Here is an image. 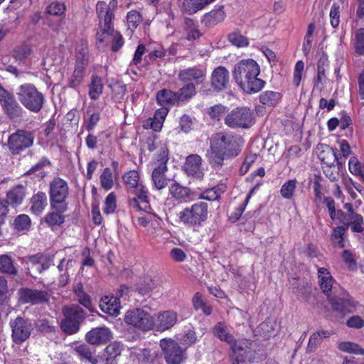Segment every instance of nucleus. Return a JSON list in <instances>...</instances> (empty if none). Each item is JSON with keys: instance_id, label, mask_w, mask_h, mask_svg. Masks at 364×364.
Here are the masks:
<instances>
[{"instance_id": "nucleus-1", "label": "nucleus", "mask_w": 364, "mask_h": 364, "mask_svg": "<svg viewBox=\"0 0 364 364\" xmlns=\"http://www.w3.org/2000/svg\"><path fill=\"white\" fill-rule=\"evenodd\" d=\"M260 68L253 59L242 60L234 68L232 75L237 85L247 93L259 92L265 82L259 78Z\"/></svg>"}, {"instance_id": "nucleus-2", "label": "nucleus", "mask_w": 364, "mask_h": 364, "mask_svg": "<svg viewBox=\"0 0 364 364\" xmlns=\"http://www.w3.org/2000/svg\"><path fill=\"white\" fill-rule=\"evenodd\" d=\"M16 94L20 103L30 112L38 113L43 109L46 102L45 96L33 84L24 83L19 85Z\"/></svg>"}, {"instance_id": "nucleus-3", "label": "nucleus", "mask_w": 364, "mask_h": 364, "mask_svg": "<svg viewBox=\"0 0 364 364\" xmlns=\"http://www.w3.org/2000/svg\"><path fill=\"white\" fill-rule=\"evenodd\" d=\"M208 218L207 203L199 201L183 209L178 213V220L185 226L192 228L201 227Z\"/></svg>"}, {"instance_id": "nucleus-4", "label": "nucleus", "mask_w": 364, "mask_h": 364, "mask_svg": "<svg viewBox=\"0 0 364 364\" xmlns=\"http://www.w3.org/2000/svg\"><path fill=\"white\" fill-rule=\"evenodd\" d=\"M124 322L142 332L153 330L155 327V319L147 311L135 308L128 310L124 318Z\"/></svg>"}, {"instance_id": "nucleus-5", "label": "nucleus", "mask_w": 364, "mask_h": 364, "mask_svg": "<svg viewBox=\"0 0 364 364\" xmlns=\"http://www.w3.org/2000/svg\"><path fill=\"white\" fill-rule=\"evenodd\" d=\"M65 318L61 321L60 328L68 335L77 333L80 323L85 318V312L78 305L73 304L63 309Z\"/></svg>"}, {"instance_id": "nucleus-6", "label": "nucleus", "mask_w": 364, "mask_h": 364, "mask_svg": "<svg viewBox=\"0 0 364 364\" xmlns=\"http://www.w3.org/2000/svg\"><path fill=\"white\" fill-rule=\"evenodd\" d=\"M97 16L99 21L98 28L96 34L98 42H104L103 35H107L113 32L114 14L103 1H98L96 5Z\"/></svg>"}, {"instance_id": "nucleus-7", "label": "nucleus", "mask_w": 364, "mask_h": 364, "mask_svg": "<svg viewBox=\"0 0 364 364\" xmlns=\"http://www.w3.org/2000/svg\"><path fill=\"white\" fill-rule=\"evenodd\" d=\"M69 194L68 183L60 178H55L50 183V208L67 210L66 199Z\"/></svg>"}, {"instance_id": "nucleus-8", "label": "nucleus", "mask_w": 364, "mask_h": 364, "mask_svg": "<svg viewBox=\"0 0 364 364\" xmlns=\"http://www.w3.org/2000/svg\"><path fill=\"white\" fill-rule=\"evenodd\" d=\"M225 124L232 129H249L255 124V115L247 107H236L227 114Z\"/></svg>"}, {"instance_id": "nucleus-9", "label": "nucleus", "mask_w": 364, "mask_h": 364, "mask_svg": "<svg viewBox=\"0 0 364 364\" xmlns=\"http://www.w3.org/2000/svg\"><path fill=\"white\" fill-rule=\"evenodd\" d=\"M169 159L168 149L166 146L161 148L160 153L157 157V166L153 170L151 181L155 189L160 191L164 189L168 184L170 180L166 177V173L168 171L167 162Z\"/></svg>"}, {"instance_id": "nucleus-10", "label": "nucleus", "mask_w": 364, "mask_h": 364, "mask_svg": "<svg viewBox=\"0 0 364 364\" xmlns=\"http://www.w3.org/2000/svg\"><path fill=\"white\" fill-rule=\"evenodd\" d=\"M159 346L168 364H182L187 358L186 350L172 338L161 339Z\"/></svg>"}, {"instance_id": "nucleus-11", "label": "nucleus", "mask_w": 364, "mask_h": 364, "mask_svg": "<svg viewBox=\"0 0 364 364\" xmlns=\"http://www.w3.org/2000/svg\"><path fill=\"white\" fill-rule=\"evenodd\" d=\"M34 134L32 132L18 129L8 139V147L13 154H18L33 144Z\"/></svg>"}, {"instance_id": "nucleus-12", "label": "nucleus", "mask_w": 364, "mask_h": 364, "mask_svg": "<svg viewBox=\"0 0 364 364\" xmlns=\"http://www.w3.org/2000/svg\"><path fill=\"white\" fill-rule=\"evenodd\" d=\"M11 338L16 344H21L29 338L33 331L31 321L25 317L18 316L11 320Z\"/></svg>"}, {"instance_id": "nucleus-13", "label": "nucleus", "mask_w": 364, "mask_h": 364, "mask_svg": "<svg viewBox=\"0 0 364 364\" xmlns=\"http://www.w3.org/2000/svg\"><path fill=\"white\" fill-rule=\"evenodd\" d=\"M210 144L229 158L237 156L241 151L235 138L231 134L218 133Z\"/></svg>"}, {"instance_id": "nucleus-14", "label": "nucleus", "mask_w": 364, "mask_h": 364, "mask_svg": "<svg viewBox=\"0 0 364 364\" xmlns=\"http://www.w3.org/2000/svg\"><path fill=\"white\" fill-rule=\"evenodd\" d=\"M17 295L18 302L22 304L40 305L49 301V295L46 291L21 287Z\"/></svg>"}, {"instance_id": "nucleus-15", "label": "nucleus", "mask_w": 364, "mask_h": 364, "mask_svg": "<svg viewBox=\"0 0 364 364\" xmlns=\"http://www.w3.org/2000/svg\"><path fill=\"white\" fill-rule=\"evenodd\" d=\"M252 343L247 339H240V342L231 348L232 364H250L254 359V352L250 350Z\"/></svg>"}, {"instance_id": "nucleus-16", "label": "nucleus", "mask_w": 364, "mask_h": 364, "mask_svg": "<svg viewBox=\"0 0 364 364\" xmlns=\"http://www.w3.org/2000/svg\"><path fill=\"white\" fill-rule=\"evenodd\" d=\"M0 103L4 112L11 119H16L23 116V107L16 101L14 96L4 89L0 94Z\"/></svg>"}, {"instance_id": "nucleus-17", "label": "nucleus", "mask_w": 364, "mask_h": 364, "mask_svg": "<svg viewBox=\"0 0 364 364\" xmlns=\"http://www.w3.org/2000/svg\"><path fill=\"white\" fill-rule=\"evenodd\" d=\"M210 85L217 92L228 89L230 85V73L224 66L220 65L213 70L210 77Z\"/></svg>"}, {"instance_id": "nucleus-18", "label": "nucleus", "mask_w": 364, "mask_h": 364, "mask_svg": "<svg viewBox=\"0 0 364 364\" xmlns=\"http://www.w3.org/2000/svg\"><path fill=\"white\" fill-rule=\"evenodd\" d=\"M112 332L105 326L94 328L85 335L86 341L91 345L99 346L105 344L112 338Z\"/></svg>"}, {"instance_id": "nucleus-19", "label": "nucleus", "mask_w": 364, "mask_h": 364, "mask_svg": "<svg viewBox=\"0 0 364 364\" xmlns=\"http://www.w3.org/2000/svg\"><path fill=\"white\" fill-rule=\"evenodd\" d=\"M134 193L136 197L129 200L130 207L145 212L149 211L151 207L149 205L147 188L141 184L134 188Z\"/></svg>"}, {"instance_id": "nucleus-20", "label": "nucleus", "mask_w": 364, "mask_h": 364, "mask_svg": "<svg viewBox=\"0 0 364 364\" xmlns=\"http://www.w3.org/2000/svg\"><path fill=\"white\" fill-rule=\"evenodd\" d=\"M30 266L28 269L34 274H41L53 264V259L41 253L31 255L28 257Z\"/></svg>"}, {"instance_id": "nucleus-21", "label": "nucleus", "mask_w": 364, "mask_h": 364, "mask_svg": "<svg viewBox=\"0 0 364 364\" xmlns=\"http://www.w3.org/2000/svg\"><path fill=\"white\" fill-rule=\"evenodd\" d=\"M202 159L198 154H191L186 157L184 164L186 173L193 178L201 179L203 172L201 167Z\"/></svg>"}, {"instance_id": "nucleus-22", "label": "nucleus", "mask_w": 364, "mask_h": 364, "mask_svg": "<svg viewBox=\"0 0 364 364\" xmlns=\"http://www.w3.org/2000/svg\"><path fill=\"white\" fill-rule=\"evenodd\" d=\"M318 157L323 166H332L335 162H337L338 165H342L341 157H339L336 151L329 146L321 144L318 147Z\"/></svg>"}, {"instance_id": "nucleus-23", "label": "nucleus", "mask_w": 364, "mask_h": 364, "mask_svg": "<svg viewBox=\"0 0 364 364\" xmlns=\"http://www.w3.org/2000/svg\"><path fill=\"white\" fill-rule=\"evenodd\" d=\"M205 75V69L195 66L181 70L178 73V79L182 82L194 80L197 83H201L204 80Z\"/></svg>"}, {"instance_id": "nucleus-24", "label": "nucleus", "mask_w": 364, "mask_h": 364, "mask_svg": "<svg viewBox=\"0 0 364 364\" xmlns=\"http://www.w3.org/2000/svg\"><path fill=\"white\" fill-rule=\"evenodd\" d=\"M213 333L218 339L226 342L230 346V349L240 342V339L236 340L230 333L228 327L224 323H217L213 328Z\"/></svg>"}, {"instance_id": "nucleus-25", "label": "nucleus", "mask_w": 364, "mask_h": 364, "mask_svg": "<svg viewBox=\"0 0 364 364\" xmlns=\"http://www.w3.org/2000/svg\"><path fill=\"white\" fill-rule=\"evenodd\" d=\"M100 308L105 313L117 316L119 314L120 302L117 296H105L100 300Z\"/></svg>"}, {"instance_id": "nucleus-26", "label": "nucleus", "mask_w": 364, "mask_h": 364, "mask_svg": "<svg viewBox=\"0 0 364 364\" xmlns=\"http://www.w3.org/2000/svg\"><path fill=\"white\" fill-rule=\"evenodd\" d=\"M329 301L334 310L343 314L353 312L356 306L355 302L351 297H329Z\"/></svg>"}, {"instance_id": "nucleus-27", "label": "nucleus", "mask_w": 364, "mask_h": 364, "mask_svg": "<svg viewBox=\"0 0 364 364\" xmlns=\"http://www.w3.org/2000/svg\"><path fill=\"white\" fill-rule=\"evenodd\" d=\"M177 321V314L173 311H165L159 314L155 326L159 331L171 328Z\"/></svg>"}, {"instance_id": "nucleus-28", "label": "nucleus", "mask_w": 364, "mask_h": 364, "mask_svg": "<svg viewBox=\"0 0 364 364\" xmlns=\"http://www.w3.org/2000/svg\"><path fill=\"white\" fill-rule=\"evenodd\" d=\"M225 16L224 6H220L206 13L203 17L202 23L206 27H213L218 23L222 22L225 19Z\"/></svg>"}, {"instance_id": "nucleus-29", "label": "nucleus", "mask_w": 364, "mask_h": 364, "mask_svg": "<svg viewBox=\"0 0 364 364\" xmlns=\"http://www.w3.org/2000/svg\"><path fill=\"white\" fill-rule=\"evenodd\" d=\"M48 205V198L45 193L38 191L30 199V211L36 215H41Z\"/></svg>"}, {"instance_id": "nucleus-30", "label": "nucleus", "mask_w": 364, "mask_h": 364, "mask_svg": "<svg viewBox=\"0 0 364 364\" xmlns=\"http://www.w3.org/2000/svg\"><path fill=\"white\" fill-rule=\"evenodd\" d=\"M318 278L320 289L325 294L328 296V298L331 297L329 296V293L333 289V284L335 281L333 279L330 272L324 267L318 268Z\"/></svg>"}, {"instance_id": "nucleus-31", "label": "nucleus", "mask_w": 364, "mask_h": 364, "mask_svg": "<svg viewBox=\"0 0 364 364\" xmlns=\"http://www.w3.org/2000/svg\"><path fill=\"white\" fill-rule=\"evenodd\" d=\"M123 346L119 342L109 343L104 350L102 358L105 364H115L116 358L120 355Z\"/></svg>"}, {"instance_id": "nucleus-32", "label": "nucleus", "mask_w": 364, "mask_h": 364, "mask_svg": "<svg viewBox=\"0 0 364 364\" xmlns=\"http://www.w3.org/2000/svg\"><path fill=\"white\" fill-rule=\"evenodd\" d=\"M26 188L22 185H17L11 188L6 194L7 202L12 207L21 205L26 197Z\"/></svg>"}, {"instance_id": "nucleus-33", "label": "nucleus", "mask_w": 364, "mask_h": 364, "mask_svg": "<svg viewBox=\"0 0 364 364\" xmlns=\"http://www.w3.org/2000/svg\"><path fill=\"white\" fill-rule=\"evenodd\" d=\"M52 211L47 213L44 217V222L53 230H56L65 222L64 213L66 210L51 208Z\"/></svg>"}, {"instance_id": "nucleus-34", "label": "nucleus", "mask_w": 364, "mask_h": 364, "mask_svg": "<svg viewBox=\"0 0 364 364\" xmlns=\"http://www.w3.org/2000/svg\"><path fill=\"white\" fill-rule=\"evenodd\" d=\"M207 157L210 164L214 168H221L224 164V161L229 159L224 153L218 149L210 144V150L207 152Z\"/></svg>"}, {"instance_id": "nucleus-35", "label": "nucleus", "mask_w": 364, "mask_h": 364, "mask_svg": "<svg viewBox=\"0 0 364 364\" xmlns=\"http://www.w3.org/2000/svg\"><path fill=\"white\" fill-rule=\"evenodd\" d=\"M156 100L158 103L162 106L169 105H173L179 102L177 97V92L167 89H163L157 92Z\"/></svg>"}, {"instance_id": "nucleus-36", "label": "nucleus", "mask_w": 364, "mask_h": 364, "mask_svg": "<svg viewBox=\"0 0 364 364\" xmlns=\"http://www.w3.org/2000/svg\"><path fill=\"white\" fill-rule=\"evenodd\" d=\"M214 0H183L182 9L188 14H193L203 9Z\"/></svg>"}, {"instance_id": "nucleus-37", "label": "nucleus", "mask_w": 364, "mask_h": 364, "mask_svg": "<svg viewBox=\"0 0 364 364\" xmlns=\"http://www.w3.org/2000/svg\"><path fill=\"white\" fill-rule=\"evenodd\" d=\"M0 272L1 273L15 277L18 274L17 268L14 264V260L8 255L0 256Z\"/></svg>"}, {"instance_id": "nucleus-38", "label": "nucleus", "mask_w": 364, "mask_h": 364, "mask_svg": "<svg viewBox=\"0 0 364 364\" xmlns=\"http://www.w3.org/2000/svg\"><path fill=\"white\" fill-rule=\"evenodd\" d=\"M104 85L100 77L92 75L89 85V96L91 100H97L102 93Z\"/></svg>"}, {"instance_id": "nucleus-39", "label": "nucleus", "mask_w": 364, "mask_h": 364, "mask_svg": "<svg viewBox=\"0 0 364 364\" xmlns=\"http://www.w3.org/2000/svg\"><path fill=\"white\" fill-rule=\"evenodd\" d=\"M169 193L176 200H186L191 194V190L182 186L179 183L174 181L169 186Z\"/></svg>"}, {"instance_id": "nucleus-40", "label": "nucleus", "mask_w": 364, "mask_h": 364, "mask_svg": "<svg viewBox=\"0 0 364 364\" xmlns=\"http://www.w3.org/2000/svg\"><path fill=\"white\" fill-rule=\"evenodd\" d=\"M74 350L82 360H85L92 364H96L97 360L94 357L95 350L91 348L86 344H80L74 348Z\"/></svg>"}, {"instance_id": "nucleus-41", "label": "nucleus", "mask_w": 364, "mask_h": 364, "mask_svg": "<svg viewBox=\"0 0 364 364\" xmlns=\"http://www.w3.org/2000/svg\"><path fill=\"white\" fill-rule=\"evenodd\" d=\"M331 335V333L328 331H321L313 333L309 340V343L306 347V352L312 353L314 352L318 346L321 345L323 341V338H328Z\"/></svg>"}, {"instance_id": "nucleus-42", "label": "nucleus", "mask_w": 364, "mask_h": 364, "mask_svg": "<svg viewBox=\"0 0 364 364\" xmlns=\"http://www.w3.org/2000/svg\"><path fill=\"white\" fill-rule=\"evenodd\" d=\"M282 98L280 92L267 90L262 92L259 97V102L267 106H276Z\"/></svg>"}, {"instance_id": "nucleus-43", "label": "nucleus", "mask_w": 364, "mask_h": 364, "mask_svg": "<svg viewBox=\"0 0 364 364\" xmlns=\"http://www.w3.org/2000/svg\"><path fill=\"white\" fill-rule=\"evenodd\" d=\"M225 191V186L224 185L217 186L212 188L205 190L200 193L198 198L199 199L209 201L219 200L221 193H224Z\"/></svg>"}, {"instance_id": "nucleus-44", "label": "nucleus", "mask_w": 364, "mask_h": 364, "mask_svg": "<svg viewBox=\"0 0 364 364\" xmlns=\"http://www.w3.org/2000/svg\"><path fill=\"white\" fill-rule=\"evenodd\" d=\"M85 73V68L79 67V65H75V70L70 77L68 79V85L73 88L78 87L84 80Z\"/></svg>"}, {"instance_id": "nucleus-45", "label": "nucleus", "mask_w": 364, "mask_h": 364, "mask_svg": "<svg viewBox=\"0 0 364 364\" xmlns=\"http://www.w3.org/2000/svg\"><path fill=\"white\" fill-rule=\"evenodd\" d=\"M88 49L86 45L82 44L76 48L75 65L86 68L88 65Z\"/></svg>"}, {"instance_id": "nucleus-46", "label": "nucleus", "mask_w": 364, "mask_h": 364, "mask_svg": "<svg viewBox=\"0 0 364 364\" xmlns=\"http://www.w3.org/2000/svg\"><path fill=\"white\" fill-rule=\"evenodd\" d=\"M102 37L105 38V41L100 42V43H107L110 39L112 41L111 49L114 52L118 51L124 44L123 38L122 35L119 32L115 31L114 28L113 32H112V33L103 35Z\"/></svg>"}, {"instance_id": "nucleus-47", "label": "nucleus", "mask_w": 364, "mask_h": 364, "mask_svg": "<svg viewBox=\"0 0 364 364\" xmlns=\"http://www.w3.org/2000/svg\"><path fill=\"white\" fill-rule=\"evenodd\" d=\"M196 94V87L193 83L188 82L183 86L178 92V102H185L192 98Z\"/></svg>"}, {"instance_id": "nucleus-48", "label": "nucleus", "mask_w": 364, "mask_h": 364, "mask_svg": "<svg viewBox=\"0 0 364 364\" xmlns=\"http://www.w3.org/2000/svg\"><path fill=\"white\" fill-rule=\"evenodd\" d=\"M347 230L348 226H338L333 230L331 233V241L340 248H343L345 246L343 236Z\"/></svg>"}, {"instance_id": "nucleus-49", "label": "nucleus", "mask_w": 364, "mask_h": 364, "mask_svg": "<svg viewBox=\"0 0 364 364\" xmlns=\"http://www.w3.org/2000/svg\"><path fill=\"white\" fill-rule=\"evenodd\" d=\"M297 181L296 178L286 181L281 187L280 194L285 199H291L296 188Z\"/></svg>"}, {"instance_id": "nucleus-50", "label": "nucleus", "mask_w": 364, "mask_h": 364, "mask_svg": "<svg viewBox=\"0 0 364 364\" xmlns=\"http://www.w3.org/2000/svg\"><path fill=\"white\" fill-rule=\"evenodd\" d=\"M354 48L358 55H364V28L357 29L354 33Z\"/></svg>"}, {"instance_id": "nucleus-51", "label": "nucleus", "mask_w": 364, "mask_h": 364, "mask_svg": "<svg viewBox=\"0 0 364 364\" xmlns=\"http://www.w3.org/2000/svg\"><path fill=\"white\" fill-rule=\"evenodd\" d=\"M122 179L124 184L130 188H135L141 185V183H139V173L135 170L129 171L124 173Z\"/></svg>"}, {"instance_id": "nucleus-52", "label": "nucleus", "mask_w": 364, "mask_h": 364, "mask_svg": "<svg viewBox=\"0 0 364 364\" xmlns=\"http://www.w3.org/2000/svg\"><path fill=\"white\" fill-rule=\"evenodd\" d=\"M349 171L364 182V166L355 158L351 157L348 162Z\"/></svg>"}, {"instance_id": "nucleus-53", "label": "nucleus", "mask_w": 364, "mask_h": 364, "mask_svg": "<svg viewBox=\"0 0 364 364\" xmlns=\"http://www.w3.org/2000/svg\"><path fill=\"white\" fill-rule=\"evenodd\" d=\"M156 287V283L150 278L144 279L137 284V291L141 295H147Z\"/></svg>"}, {"instance_id": "nucleus-54", "label": "nucleus", "mask_w": 364, "mask_h": 364, "mask_svg": "<svg viewBox=\"0 0 364 364\" xmlns=\"http://www.w3.org/2000/svg\"><path fill=\"white\" fill-rule=\"evenodd\" d=\"M142 21L141 14L135 10H132L127 15L128 28L133 31Z\"/></svg>"}, {"instance_id": "nucleus-55", "label": "nucleus", "mask_w": 364, "mask_h": 364, "mask_svg": "<svg viewBox=\"0 0 364 364\" xmlns=\"http://www.w3.org/2000/svg\"><path fill=\"white\" fill-rule=\"evenodd\" d=\"M87 117L84 119V126L87 131H92L100 119V114L98 112H94L90 114L87 112Z\"/></svg>"}, {"instance_id": "nucleus-56", "label": "nucleus", "mask_w": 364, "mask_h": 364, "mask_svg": "<svg viewBox=\"0 0 364 364\" xmlns=\"http://www.w3.org/2000/svg\"><path fill=\"white\" fill-rule=\"evenodd\" d=\"M31 224V221L29 216L25 214L18 215L14 223L15 228L18 230H28Z\"/></svg>"}, {"instance_id": "nucleus-57", "label": "nucleus", "mask_w": 364, "mask_h": 364, "mask_svg": "<svg viewBox=\"0 0 364 364\" xmlns=\"http://www.w3.org/2000/svg\"><path fill=\"white\" fill-rule=\"evenodd\" d=\"M101 186L105 190H109L113 186L112 173L109 168H105L100 176Z\"/></svg>"}, {"instance_id": "nucleus-58", "label": "nucleus", "mask_w": 364, "mask_h": 364, "mask_svg": "<svg viewBox=\"0 0 364 364\" xmlns=\"http://www.w3.org/2000/svg\"><path fill=\"white\" fill-rule=\"evenodd\" d=\"M31 53L30 46L27 44H22L17 46L14 51V57L16 60L21 61L22 60L28 58Z\"/></svg>"}, {"instance_id": "nucleus-59", "label": "nucleus", "mask_w": 364, "mask_h": 364, "mask_svg": "<svg viewBox=\"0 0 364 364\" xmlns=\"http://www.w3.org/2000/svg\"><path fill=\"white\" fill-rule=\"evenodd\" d=\"M65 6L59 1H53L46 7V12L53 16H60L65 13Z\"/></svg>"}, {"instance_id": "nucleus-60", "label": "nucleus", "mask_w": 364, "mask_h": 364, "mask_svg": "<svg viewBox=\"0 0 364 364\" xmlns=\"http://www.w3.org/2000/svg\"><path fill=\"white\" fill-rule=\"evenodd\" d=\"M350 223L348 227L350 226L352 231L355 232H361L363 231V218L360 214H353V217H350Z\"/></svg>"}, {"instance_id": "nucleus-61", "label": "nucleus", "mask_w": 364, "mask_h": 364, "mask_svg": "<svg viewBox=\"0 0 364 364\" xmlns=\"http://www.w3.org/2000/svg\"><path fill=\"white\" fill-rule=\"evenodd\" d=\"M229 41L237 47L246 46L248 45L247 39L240 33L233 32L228 35Z\"/></svg>"}, {"instance_id": "nucleus-62", "label": "nucleus", "mask_w": 364, "mask_h": 364, "mask_svg": "<svg viewBox=\"0 0 364 364\" xmlns=\"http://www.w3.org/2000/svg\"><path fill=\"white\" fill-rule=\"evenodd\" d=\"M342 259L350 270H355L357 268V262L353 253L346 250L342 252Z\"/></svg>"}, {"instance_id": "nucleus-63", "label": "nucleus", "mask_w": 364, "mask_h": 364, "mask_svg": "<svg viewBox=\"0 0 364 364\" xmlns=\"http://www.w3.org/2000/svg\"><path fill=\"white\" fill-rule=\"evenodd\" d=\"M104 212L106 214L114 213L116 208V196L114 193H110L105 198Z\"/></svg>"}, {"instance_id": "nucleus-64", "label": "nucleus", "mask_w": 364, "mask_h": 364, "mask_svg": "<svg viewBox=\"0 0 364 364\" xmlns=\"http://www.w3.org/2000/svg\"><path fill=\"white\" fill-rule=\"evenodd\" d=\"M331 24L333 28H337L340 23V6L333 4L330 11Z\"/></svg>"}]
</instances>
